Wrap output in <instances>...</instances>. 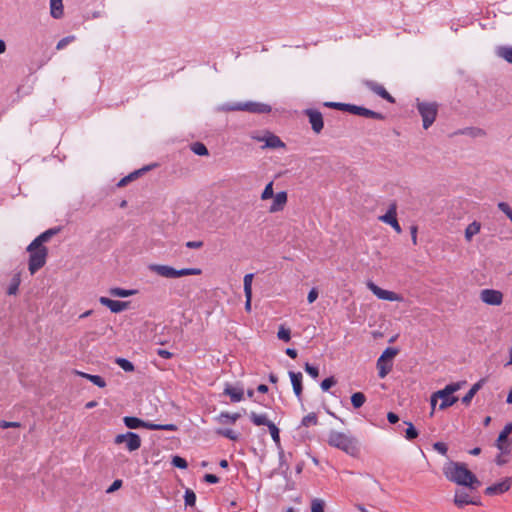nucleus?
Wrapping results in <instances>:
<instances>
[{
	"mask_svg": "<svg viewBox=\"0 0 512 512\" xmlns=\"http://www.w3.org/2000/svg\"><path fill=\"white\" fill-rule=\"evenodd\" d=\"M438 398L442 400L439 405L440 410H444V409L454 405L458 401V397L453 396V394L438 396Z\"/></svg>",
	"mask_w": 512,
	"mask_h": 512,
	"instance_id": "obj_34",
	"label": "nucleus"
},
{
	"mask_svg": "<svg viewBox=\"0 0 512 512\" xmlns=\"http://www.w3.org/2000/svg\"><path fill=\"white\" fill-rule=\"evenodd\" d=\"M274 196V193H273V181L269 182L264 191L262 192L261 194V199L262 200H267L269 198H272Z\"/></svg>",
	"mask_w": 512,
	"mask_h": 512,
	"instance_id": "obj_49",
	"label": "nucleus"
},
{
	"mask_svg": "<svg viewBox=\"0 0 512 512\" xmlns=\"http://www.w3.org/2000/svg\"><path fill=\"white\" fill-rule=\"evenodd\" d=\"M465 383H466L465 381L451 383V384L447 385L444 389L436 391V395L444 396L447 394H453L454 392L458 391Z\"/></svg>",
	"mask_w": 512,
	"mask_h": 512,
	"instance_id": "obj_33",
	"label": "nucleus"
},
{
	"mask_svg": "<svg viewBox=\"0 0 512 512\" xmlns=\"http://www.w3.org/2000/svg\"><path fill=\"white\" fill-rule=\"evenodd\" d=\"M417 231H418L417 226L413 225L410 227L411 239H412V242L414 245L417 244Z\"/></svg>",
	"mask_w": 512,
	"mask_h": 512,
	"instance_id": "obj_63",
	"label": "nucleus"
},
{
	"mask_svg": "<svg viewBox=\"0 0 512 512\" xmlns=\"http://www.w3.org/2000/svg\"><path fill=\"white\" fill-rule=\"evenodd\" d=\"M20 283H21V274L20 273H16L12 277V279H11V282H10V285L8 287L7 293L9 295H16L17 292H18V288H19Z\"/></svg>",
	"mask_w": 512,
	"mask_h": 512,
	"instance_id": "obj_38",
	"label": "nucleus"
},
{
	"mask_svg": "<svg viewBox=\"0 0 512 512\" xmlns=\"http://www.w3.org/2000/svg\"><path fill=\"white\" fill-rule=\"evenodd\" d=\"M122 486V480H115L111 486L107 489V493H112L118 490Z\"/></svg>",
	"mask_w": 512,
	"mask_h": 512,
	"instance_id": "obj_60",
	"label": "nucleus"
},
{
	"mask_svg": "<svg viewBox=\"0 0 512 512\" xmlns=\"http://www.w3.org/2000/svg\"><path fill=\"white\" fill-rule=\"evenodd\" d=\"M398 354V349L394 347H388L384 350L381 356L378 358L380 362L388 361L389 363H393L394 357Z\"/></svg>",
	"mask_w": 512,
	"mask_h": 512,
	"instance_id": "obj_36",
	"label": "nucleus"
},
{
	"mask_svg": "<svg viewBox=\"0 0 512 512\" xmlns=\"http://www.w3.org/2000/svg\"><path fill=\"white\" fill-rule=\"evenodd\" d=\"M481 230V223L478 221H473L470 223L465 229V240L467 242H471L472 238L478 234Z\"/></svg>",
	"mask_w": 512,
	"mask_h": 512,
	"instance_id": "obj_26",
	"label": "nucleus"
},
{
	"mask_svg": "<svg viewBox=\"0 0 512 512\" xmlns=\"http://www.w3.org/2000/svg\"><path fill=\"white\" fill-rule=\"evenodd\" d=\"M443 474L449 481L470 489H477L481 485L478 478L462 462H448L443 467Z\"/></svg>",
	"mask_w": 512,
	"mask_h": 512,
	"instance_id": "obj_1",
	"label": "nucleus"
},
{
	"mask_svg": "<svg viewBox=\"0 0 512 512\" xmlns=\"http://www.w3.org/2000/svg\"><path fill=\"white\" fill-rule=\"evenodd\" d=\"M272 198H273V202H272L271 206L268 208V211L270 213L282 211L287 203V193L285 191H281V192H278Z\"/></svg>",
	"mask_w": 512,
	"mask_h": 512,
	"instance_id": "obj_20",
	"label": "nucleus"
},
{
	"mask_svg": "<svg viewBox=\"0 0 512 512\" xmlns=\"http://www.w3.org/2000/svg\"><path fill=\"white\" fill-rule=\"evenodd\" d=\"M228 111H248V112H256V103L255 102H246V103H237L233 105H228L225 107Z\"/></svg>",
	"mask_w": 512,
	"mask_h": 512,
	"instance_id": "obj_25",
	"label": "nucleus"
},
{
	"mask_svg": "<svg viewBox=\"0 0 512 512\" xmlns=\"http://www.w3.org/2000/svg\"><path fill=\"white\" fill-rule=\"evenodd\" d=\"M277 336L280 340H283L285 342L290 341L291 339V331L289 328H285L284 326H281L279 328V331L277 333Z\"/></svg>",
	"mask_w": 512,
	"mask_h": 512,
	"instance_id": "obj_47",
	"label": "nucleus"
},
{
	"mask_svg": "<svg viewBox=\"0 0 512 512\" xmlns=\"http://www.w3.org/2000/svg\"><path fill=\"white\" fill-rule=\"evenodd\" d=\"M318 423V417L316 413L311 412L308 415L304 416L301 425L305 427L315 426Z\"/></svg>",
	"mask_w": 512,
	"mask_h": 512,
	"instance_id": "obj_40",
	"label": "nucleus"
},
{
	"mask_svg": "<svg viewBox=\"0 0 512 512\" xmlns=\"http://www.w3.org/2000/svg\"><path fill=\"white\" fill-rule=\"evenodd\" d=\"M60 231L59 228H51L36 237L31 243L30 248H37L38 246H44L45 242H48L54 235Z\"/></svg>",
	"mask_w": 512,
	"mask_h": 512,
	"instance_id": "obj_22",
	"label": "nucleus"
},
{
	"mask_svg": "<svg viewBox=\"0 0 512 512\" xmlns=\"http://www.w3.org/2000/svg\"><path fill=\"white\" fill-rule=\"evenodd\" d=\"M486 380L484 378L480 379L478 382H476L470 390L466 393V395L462 398V403L466 406H468L473 397L476 395V393L483 387Z\"/></svg>",
	"mask_w": 512,
	"mask_h": 512,
	"instance_id": "obj_24",
	"label": "nucleus"
},
{
	"mask_svg": "<svg viewBox=\"0 0 512 512\" xmlns=\"http://www.w3.org/2000/svg\"><path fill=\"white\" fill-rule=\"evenodd\" d=\"M496 55L512 64V46H499L496 48Z\"/></svg>",
	"mask_w": 512,
	"mask_h": 512,
	"instance_id": "obj_32",
	"label": "nucleus"
},
{
	"mask_svg": "<svg viewBox=\"0 0 512 512\" xmlns=\"http://www.w3.org/2000/svg\"><path fill=\"white\" fill-rule=\"evenodd\" d=\"M224 394L229 396L232 402H239L243 398V390L237 387L227 386Z\"/></svg>",
	"mask_w": 512,
	"mask_h": 512,
	"instance_id": "obj_29",
	"label": "nucleus"
},
{
	"mask_svg": "<svg viewBox=\"0 0 512 512\" xmlns=\"http://www.w3.org/2000/svg\"><path fill=\"white\" fill-rule=\"evenodd\" d=\"M407 425L405 430V437L408 440H413L418 437V431L411 422H404Z\"/></svg>",
	"mask_w": 512,
	"mask_h": 512,
	"instance_id": "obj_42",
	"label": "nucleus"
},
{
	"mask_svg": "<svg viewBox=\"0 0 512 512\" xmlns=\"http://www.w3.org/2000/svg\"><path fill=\"white\" fill-rule=\"evenodd\" d=\"M21 424L19 422H15V421H5V420H1L0 421V427L2 429H7V428H18L20 427Z\"/></svg>",
	"mask_w": 512,
	"mask_h": 512,
	"instance_id": "obj_55",
	"label": "nucleus"
},
{
	"mask_svg": "<svg viewBox=\"0 0 512 512\" xmlns=\"http://www.w3.org/2000/svg\"><path fill=\"white\" fill-rule=\"evenodd\" d=\"M172 464L177 467V468H180V469H185L187 467V462L184 458L180 457V456H174L172 458Z\"/></svg>",
	"mask_w": 512,
	"mask_h": 512,
	"instance_id": "obj_51",
	"label": "nucleus"
},
{
	"mask_svg": "<svg viewBox=\"0 0 512 512\" xmlns=\"http://www.w3.org/2000/svg\"><path fill=\"white\" fill-rule=\"evenodd\" d=\"M324 506L323 500L315 498L311 502V512H324Z\"/></svg>",
	"mask_w": 512,
	"mask_h": 512,
	"instance_id": "obj_46",
	"label": "nucleus"
},
{
	"mask_svg": "<svg viewBox=\"0 0 512 512\" xmlns=\"http://www.w3.org/2000/svg\"><path fill=\"white\" fill-rule=\"evenodd\" d=\"M259 425H265L268 427L273 441L276 443L277 447L280 448V435L278 427L272 421H270L266 415H258V426Z\"/></svg>",
	"mask_w": 512,
	"mask_h": 512,
	"instance_id": "obj_17",
	"label": "nucleus"
},
{
	"mask_svg": "<svg viewBox=\"0 0 512 512\" xmlns=\"http://www.w3.org/2000/svg\"><path fill=\"white\" fill-rule=\"evenodd\" d=\"M254 274L249 273L244 277V292L245 294H252V282H253Z\"/></svg>",
	"mask_w": 512,
	"mask_h": 512,
	"instance_id": "obj_45",
	"label": "nucleus"
},
{
	"mask_svg": "<svg viewBox=\"0 0 512 512\" xmlns=\"http://www.w3.org/2000/svg\"><path fill=\"white\" fill-rule=\"evenodd\" d=\"M50 14L55 19H59L63 16L62 0H50Z\"/></svg>",
	"mask_w": 512,
	"mask_h": 512,
	"instance_id": "obj_28",
	"label": "nucleus"
},
{
	"mask_svg": "<svg viewBox=\"0 0 512 512\" xmlns=\"http://www.w3.org/2000/svg\"><path fill=\"white\" fill-rule=\"evenodd\" d=\"M271 111V107L268 104L258 103V114L259 113H269Z\"/></svg>",
	"mask_w": 512,
	"mask_h": 512,
	"instance_id": "obj_62",
	"label": "nucleus"
},
{
	"mask_svg": "<svg viewBox=\"0 0 512 512\" xmlns=\"http://www.w3.org/2000/svg\"><path fill=\"white\" fill-rule=\"evenodd\" d=\"M204 480L207 482V483H217L219 481L218 477L214 474H206L204 476Z\"/></svg>",
	"mask_w": 512,
	"mask_h": 512,
	"instance_id": "obj_64",
	"label": "nucleus"
},
{
	"mask_svg": "<svg viewBox=\"0 0 512 512\" xmlns=\"http://www.w3.org/2000/svg\"><path fill=\"white\" fill-rule=\"evenodd\" d=\"M74 40V36H67V37H64L62 38L58 43H57V46L56 48L58 50H61L62 48H64L67 44H69L70 42H72Z\"/></svg>",
	"mask_w": 512,
	"mask_h": 512,
	"instance_id": "obj_57",
	"label": "nucleus"
},
{
	"mask_svg": "<svg viewBox=\"0 0 512 512\" xmlns=\"http://www.w3.org/2000/svg\"><path fill=\"white\" fill-rule=\"evenodd\" d=\"M378 369V375L380 378H385L388 373L391 371L393 363H389L388 361L380 362V359L377 360L376 363Z\"/></svg>",
	"mask_w": 512,
	"mask_h": 512,
	"instance_id": "obj_35",
	"label": "nucleus"
},
{
	"mask_svg": "<svg viewBox=\"0 0 512 512\" xmlns=\"http://www.w3.org/2000/svg\"><path fill=\"white\" fill-rule=\"evenodd\" d=\"M76 374L82 378L89 380L94 385L98 386L99 388H104L106 386V382L101 376L92 375V374H88V373L80 372V371H77Z\"/></svg>",
	"mask_w": 512,
	"mask_h": 512,
	"instance_id": "obj_27",
	"label": "nucleus"
},
{
	"mask_svg": "<svg viewBox=\"0 0 512 512\" xmlns=\"http://www.w3.org/2000/svg\"><path fill=\"white\" fill-rule=\"evenodd\" d=\"M480 299L488 305L498 306L503 302V294L498 290L484 289L480 293Z\"/></svg>",
	"mask_w": 512,
	"mask_h": 512,
	"instance_id": "obj_12",
	"label": "nucleus"
},
{
	"mask_svg": "<svg viewBox=\"0 0 512 512\" xmlns=\"http://www.w3.org/2000/svg\"><path fill=\"white\" fill-rule=\"evenodd\" d=\"M417 109L423 120V128L428 129L436 119L437 105L429 102H418Z\"/></svg>",
	"mask_w": 512,
	"mask_h": 512,
	"instance_id": "obj_6",
	"label": "nucleus"
},
{
	"mask_svg": "<svg viewBox=\"0 0 512 512\" xmlns=\"http://www.w3.org/2000/svg\"><path fill=\"white\" fill-rule=\"evenodd\" d=\"M438 396L436 395V392H434L432 395H431V398H430V403H431V412H430V416H433L434 415V411H435V407H436V404H437V401H438Z\"/></svg>",
	"mask_w": 512,
	"mask_h": 512,
	"instance_id": "obj_59",
	"label": "nucleus"
},
{
	"mask_svg": "<svg viewBox=\"0 0 512 512\" xmlns=\"http://www.w3.org/2000/svg\"><path fill=\"white\" fill-rule=\"evenodd\" d=\"M150 169L149 166L147 167H144L142 169H139V170H136L132 173H130L129 175L123 177L117 184L118 187H124L125 185H127L130 181H133L135 179H137L144 171H148Z\"/></svg>",
	"mask_w": 512,
	"mask_h": 512,
	"instance_id": "obj_30",
	"label": "nucleus"
},
{
	"mask_svg": "<svg viewBox=\"0 0 512 512\" xmlns=\"http://www.w3.org/2000/svg\"><path fill=\"white\" fill-rule=\"evenodd\" d=\"M149 269L157 275L164 278H180L189 275H200L202 270L200 268H182L175 269L168 265L152 264Z\"/></svg>",
	"mask_w": 512,
	"mask_h": 512,
	"instance_id": "obj_3",
	"label": "nucleus"
},
{
	"mask_svg": "<svg viewBox=\"0 0 512 512\" xmlns=\"http://www.w3.org/2000/svg\"><path fill=\"white\" fill-rule=\"evenodd\" d=\"M279 460H280L279 469H280L282 474H286L287 471L289 470V466L284 461V452L282 450L279 452Z\"/></svg>",
	"mask_w": 512,
	"mask_h": 512,
	"instance_id": "obj_53",
	"label": "nucleus"
},
{
	"mask_svg": "<svg viewBox=\"0 0 512 512\" xmlns=\"http://www.w3.org/2000/svg\"><path fill=\"white\" fill-rule=\"evenodd\" d=\"M512 432V423L504 426L503 430L499 433L495 446L501 454L509 455L512 451V443L509 441V434Z\"/></svg>",
	"mask_w": 512,
	"mask_h": 512,
	"instance_id": "obj_8",
	"label": "nucleus"
},
{
	"mask_svg": "<svg viewBox=\"0 0 512 512\" xmlns=\"http://www.w3.org/2000/svg\"><path fill=\"white\" fill-rule=\"evenodd\" d=\"M123 421L125 425L130 429H137V428H147L150 430H168V431H175L177 430V426L175 424H154V423H147L143 420L133 417V416H126L123 418Z\"/></svg>",
	"mask_w": 512,
	"mask_h": 512,
	"instance_id": "obj_5",
	"label": "nucleus"
},
{
	"mask_svg": "<svg viewBox=\"0 0 512 512\" xmlns=\"http://www.w3.org/2000/svg\"><path fill=\"white\" fill-rule=\"evenodd\" d=\"M324 106L329 107V108H333V109H337V110H341V111H345V112H346L347 103H340V102H325V103H324Z\"/></svg>",
	"mask_w": 512,
	"mask_h": 512,
	"instance_id": "obj_52",
	"label": "nucleus"
},
{
	"mask_svg": "<svg viewBox=\"0 0 512 512\" xmlns=\"http://www.w3.org/2000/svg\"><path fill=\"white\" fill-rule=\"evenodd\" d=\"M346 112H349L354 115L362 116L365 118H372L376 120H384L385 116L382 113L375 112L368 108L357 106L354 104H347Z\"/></svg>",
	"mask_w": 512,
	"mask_h": 512,
	"instance_id": "obj_10",
	"label": "nucleus"
},
{
	"mask_svg": "<svg viewBox=\"0 0 512 512\" xmlns=\"http://www.w3.org/2000/svg\"><path fill=\"white\" fill-rule=\"evenodd\" d=\"M364 85L372 92L380 96L381 98L387 100L390 103H395V98L387 92L384 86L381 84L372 81V80H366L364 81Z\"/></svg>",
	"mask_w": 512,
	"mask_h": 512,
	"instance_id": "obj_15",
	"label": "nucleus"
},
{
	"mask_svg": "<svg viewBox=\"0 0 512 512\" xmlns=\"http://www.w3.org/2000/svg\"><path fill=\"white\" fill-rule=\"evenodd\" d=\"M379 220L389 224L393 227V229L397 233H401L402 229L397 221V205L395 202H393L390 206L386 214L379 217Z\"/></svg>",
	"mask_w": 512,
	"mask_h": 512,
	"instance_id": "obj_11",
	"label": "nucleus"
},
{
	"mask_svg": "<svg viewBox=\"0 0 512 512\" xmlns=\"http://www.w3.org/2000/svg\"><path fill=\"white\" fill-rule=\"evenodd\" d=\"M109 294L113 297L125 298V297H129V296L136 294V290H127V289L115 287V288H111L109 290Z\"/></svg>",
	"mask_w": 512,
	"mask_h": 512,
	"instance_id": "obj_37",
	"label": "nucleus"
},
{
	"mask_svg": "<svg viewBox=\"0 0 512 512\" xmlns=\"http://www.w3.org/2000/svg\"><path fill=\"white\" fill-rule=\"evenodd\" d=\"M454 504L458 508H463L465 505H480L481 502H475L473 497H470L469 494L462 490H456L455 496H454Z\"/></svg>",
	"mask_w": 512,
	"mask_h": 512,
	"instance_id": "obj_19",
	"label": "nucleus"
},
{
	"mask_svg": "<svg viewBox=\"0 0 512 512\" xmlns=\"http://www.w3.org/2000/svg\"><path fill=\"white\" fill-rule=\"evenodd\" d=\"M240 418L239 413H226L222 412L216 417V421L220 424L235 423Z\"/></svg>",
	"mask_w": 512,
	"mask_h": 512,
	"instance_id": "obj_31",
	"label": "nucleus"
},
{
	"mask_svg": "<svg viewBox=\"0 0 512 512\" xmlns=\"http://www.w3.org/2000/svg\"><path fill=\"white\" fill-rule=\"evenodd\" d=\"M289 376H290V379H291V383H292V386H293V391L295 393V395L297 396L298 399H301V396H302V390H303V386H302V373L301 372H293V371H290L289 372Z\"/></svg>",
	"mask_w": 512,
	"mask_h": 512,
	"instance_id": "obj_23",
	"label": "nucleus"
},
{
	"mask_svg": "<svg viewBox=\"0 0 512 512\" xmlns=\"http://www.w3.org/2000/svg\"><path fill=\"white\" fill-rule=\"evenodd\" d=\"M258 142H264V145L261 147L263 149H277V148H285V143L275 134L271 132H265L262 137L258 136Z\"/></svg>",
	"mask_w": 512,
	"mask_h": 512,
	"instance_id": "obj_14",
	"label": "nucleus"
},
{
	"mask_svg": "<svg viewBox=\"0 0 512 512\" xmlns=\"http://www.w3.org/2000/svg\"><path fill=\"white\" fill-rule=\"evenodd\" d=\"M27 251L30 253L28 269L31 275H33L45 265L48 249L45 246H38L37 248L31 249L29 244Z\"/></svg>",
	"mask_w": 512,
	"mask_h": 512,
	"instance_id": "obj_4",
	"label": "nucleus"
},
{
	"mask_svg": "<svg viewBox=\"0 0 512 512\" xmlns=\"http://www.w3.org/2000/svg\"><path fill=\"white\" fill-rule=\"evenodd\" d=\"M318 298V290L316 288H312L307 296L308 302L311 304Z\"/></svg>",
	"mask_w": 512,
	"mask_h": 512,
	"instance_id": "obj_58",
	"label": "nucleus"
},
{
	"mask_svg": "<svg viewBox=\"0 0 512 512\" xmlns=\"http://www.w3.org/2000/svg\"><path fill=\"white\" fill-rule=\"evenodd\" d=\"M305 115L309 118V123L314 133L319 134L324 127L323 116L316 109H306Z\"/></svg>",
	"mask_w": 512,
	"mask_h": 512,
	"instance_id": "obj_13",
	"label": "nucleus"
},
{
	"mask_svg": "<svg viewBox=\"0 0 512 512\" xmlns=\"http://www.w3.org/2000/svg\"><path fill=\"white\" fill-rule=\"evenodd\" d=\"M366 402V396L362 392H356L351 396V403L355 409H358L363 406Z\"/></svg>",
	"mask_w": 512,
	"mask_h": 512,
	"instance_id": "obj_39",
	"label": "nucleus"
},
{
	"mask_svg": "<svg viewBox=\"0 0 512 512\" xmlns=\"http://www.w3.org/2000/svg\"><path fill=\"white\" fill-rule=\"evenodd\" d=\"M305 371L312 377L317 378L319 376V370L317 367L310 365L309 363L305 364Z\"/></svg>",
	"mask_w": 512,
	"mask_h": 512,
	"instance_id": "obj_54",
	"label": "nucleus"
},
{
	"mask_svg": "<svg viewBox=\"0 0 512 512\" xmlns=\"http://www.w3.org/2000/svg\"><path fill=\"white\" fill-rule=\"evenodd\" d=\"M272 198H273V202H272L271 206L268 208V211L270 213L282 211L287 203V193L285 191H281V192H278Z\"/></svg>",
	"mask_w": 512,
	"mask_h": 512,
	"instance_id": "obj_21",
	"label": "nucleus"
},
{
	"mask_svg": "<svg viewBox=\"0 0 512 512\" xmlns=\"http://www.w3.org/2000/svg\"><path fill=\"white\" fill-rule=\"evenodd\" d=\"M114 442L116 444L125 443L126 448L129 452L136 451L141 447V438L138 434H136L134 432L118 434L115 437Z\"/></svg>",
	"mask_w": 512,
	"mask_h": 512,
	"instance_id": "obj_7",
	"label": "nucleus"
},
{
	"mask_svg": "<svg viewBox=\"0 0 512 512\" xmlns=\"http://www.w3.org/2000/svg\"><path fill=\"white\" fill-rule=\"evenodd\" d=\"M327 442L350 456L355 457L359 453L358 440L350 434L332 430L328 434Z\"/></svg>",
	"mask_w": 512,
	"mask_h": 512,
	"instance_id": "obj_2",
	"label": "nucleus"
},
{
	"mask_svg": "<svg viewBox=\"0 0 512 512\" xmlns=\"http://www.w3.org/2000/svg\"><path fill=\"white\" fill-rule=\"evenodd\" d=\"M337 383L336 379L331 376V377H328V378H325L322 382H321V389L323 391H327L329 390L332 386H334L335 384Z\"/></svg>",
	"mask_w": 512,
	"mask_h": 512,
	"instance_id": "obj_50",
	"label": "nucleus"
},
{
	"mask_svg": "<svg viewBox=\"0 0 512 512\" xmlns=\"http://www.w3.org/2000/svg\"><path fill=\"white\" fill-rule=\"evenodd\" d=\"M184 499L186 506H194L196 503V494L194 493L193 490L186 489Z\"/></svg>",
	"mask_w": 512,
	"mask_h": 512,
	"instance_id": "obj_44",
	"label": "nucleus"
},
{
	"mask_svg": "<svg viewBox=\"0 0 512 512\" xmlns=\"http://www.w3.org/2000/svg\"><path fill=\"white\" fill-rule=\"evenodd\" d=\"M115 362L126 372L134 371V365L132 364V362L125 358H117Z\"/></svg>",
	"mask_w": 512,
	"mask_h": 512,
	"instance_id": "obj_43",
	"label": "nucleus"
},
{
	"mask_svg": "<svg viewBox=\"0 0 512 512\" xmlns=\"http://www.w3.org/2000/svg\"><path fill=\"white\" fill-rule=\"evenodd\" d=\"M99 302L103 306L109 308L110 311L113 313H119L127 309L129 306V302L116 301L107 297H100Z\"/></svg>",
	"mask_w": 512,
	"mask_h": 512,
	"instance_id": "obj_18",
	"label": "nucleus"
},
{
	"mask_svg": "<svg viewBox=\"0 0 512 512\" xmlns=\"http://www.w3.org/2000/svg\"><path fill=\"white\" fill-rule=\"evenodd\" d=\"M203 246L202 241H188L186 242V247L191 249H199Z\"/></svg>",
	"mask_w": 512,
	"mask_h": 512,
	"instance_id": "obj_61",
	"label": "nucleus"
},
{
	"mask_svg": "<svg viewBox=\"0 0 512 512\" xmlns=\"http://www.w3.org/2000/svg\"><path fill=\"white\" fill-rule=\"evenodd\" d=\"M191 150L199 156H206L208 155V149L206 146L201 142H195L191 145Z\"/></svg>",
	"mask_w": 512,
	"mask_h": 512,
	"instance_id": "obj_41",
	"label": "nucleus"
},
{
	"mask_svg": "<svg viewBox=\"0 0 512 512\" xmlns=\"http://www.w3.org/2000/svg\"><path fill=\"white\" fill-rule=\"evenodd\" d=\"M368 289L379 299L387 301H401L402 297L392 291L385 290L377 286L374 282L369 281L367 283Z\"/></svg>",
	"mask_w": 512,
	"mask_h": 512,
	"instance_id": "obj_9",
	"label": "nucleus"
},
{
	"mask_svg": "<svg viewBox=\"0 0 512 512\" xmlns=\"http://www.w3.org/2000/svg\"><path fill=\"white\" fill-rule=\"evenodd\" d=\"M511 485H512L511 478L506 477L501 482H498L491 486H488L485 489V494L489 495V496L503 494L511 488Z\"/></svg>",
	"mask_w": 512,
	"mask_h": 512,
	"instance_id": "obj_16",
	"label": "nucleus"
},
{
	"mask_svg": "<svg viewBox=\"0 0 512 512\" xmlns=\"http://www.w3.org/2000/svg\"><path fill=\"white\" fill-rule=\"evenodd\" d=\"M216 433L231 440H236L238 438L237 433L231 429H217Z\"/></svg>",
	"mask_w": 512,
	"mask_h": 512,
	"instance_id": "obj_48",
	"label": "nucleus"
},
{
	"mask_svg": "<svg viewBox=\"0 0 512 512\" xmlns=\"http://www.w3.org/2000/svg\"><path fill=\"white\" fill-rule=\"evenodd\" d=\"M433 448L442 455H446L448 447L443 442H436L433 444Z\"/></svg>",
	"mask_w": 512,
	"mask_h": 512,
	"instance_id": "obj_56",
	"label": "nucleus"
}]
</instances>
